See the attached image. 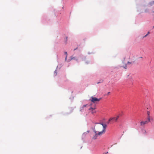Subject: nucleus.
Segmentation results:
<instances>
[{"mask_svg":"<svg viewBox=\"0 0 154 154\" xmlns=\"http://www.w3.org/2000/svg\"><path fill=\"white\" fill-rule=\"evenodd\" d=\"M71 60H75L76 61H77L78 60L76 57H74L72 58H71Z\"/></svg>","mask_w":154,"mask_h":154,"instance_id":"1a4fd4ad","label":"nucleus"},{"mask_svg":"<svg viewBox=\"0 0 154 154\" xmlns=\"http://www.w3.org/2000/svg\"><path fill=\"white\" fill-rule=\"evenodd\" d=\"M154 28V26L153 27V28Z\"/></svg>","mask_w":154,"mask_h":154,"instance_id":"6ab92c4d","label":"nucleus"},{"mask_svg":"<svg viewBox=\"0 0 154 154\" xmlns=\"http://www.w3.org/2000/svg\"><path fill=\"white\" fill-rule=\"evenodd\" d=\"M115 118H110L109 119V121H108L107 123L109 124L110 123V122L111 121L112 119H114Z\"/></svg>","mask_w":154,"mask_h":154,"instance_id":"0eeeda50","label":"nucleus"},{"mask_svg":"<svg viewBox=\"0 0 154 154\" xmlns=\"http://www.w3.org/2000/svg\"><path fill=\"white\" fill-rule=\"evenodd\" d=\"M131 62H128V64H131Z\"/></svg>","mask_w":154,"mask_h":154,"instance_id":"4468645a","label":"nucleus"},{"mask_svg":"<svg viewBox=\"0 0 154 154\" xmlns=\"http://www.w3.org/2000/svg\"><path fill=\"white\" fill-rule=\"evenodd\" d=\"M91 99H90V100L94 103H95L96 102H99L101 99V98L98 99L95 97H91Z\"/></svg>","mask_w":154,"mask_h":154,"instance_id":"f03ea898","label":"nucleus"},{"mask_svg":"<svg viewBox=\"0 0 154 154\" xmlns=\"http://www.w3.org/2000/svg\"><path fill=\"white\" fill-rule=\"evenodd\" d=\"M66 42H67V39H68V37H66Z\"/></svg>","mask_w":154,"mask_h":154,"instance_id":"ddd939ff","label":"nucleus"},{"mask_svg":"<svg viewBox=\"0 0 154 154\" xmlns=\"http://www.w3.org/2000/svg\"><path fill=\"white\" fill-rule=\"evenodd\" d=\"M147 114L148 115L147 120L149 121H150V116H149L150 112L149 111H147Z\"/></svg>","mask_w":154,"mask_h":154,"instance_id":"39448f33","label":"nucleus"},{"mask_svg":"<svg viewBox=\"0 0 154 154\" xmlns=\"http://www.w3.org/2000/svg\"><path fill=\"white\" fill-rule=\"evenodd\" d=\"M77 48H76L75 49H74V51H75V50L77 49Z\"/></svg>","mask_w":154,"mask_h":154,"instance_id":"f3484780","label":"nucleus"},{"mask_svg":"<svg viewBox=\"0 0 154 154\" xmlns=\"http://www.w3.org/2000/svg\"><path fill=\"white\" fill-rule=\"evenodd\" d=\"M119 118V116L118 115L116 117H113V118H115L114 119H112V120L115 121L116 122Z\"/></svg>","mask_w":154,"mask_h":154,"instance_id":"423d86ee","label":"nucleus"},{"mask_svg":"<svg viewBox=\"0 0 154 154\" xmlns=\"http://www.w3.org/2000/svg\"><path fill=\"white\" fill-rule=\"evenodd\" d=\"M153 3L154 4V1H153Z\"/></svg>","mask_w":154,"mask_h":154,"instance_id":"a211bd4d","label":"nucleus"},{"mask_svg":"<svg viewBox=\"0 0 154 154\" xmlns=\"http://www.w3.org/2000/svg\"><path fill=\"white\" fill-rule=\"evenodd\" d=\"M108 153V152H107L106 153H104L103 154H106L107 153Z\"/></svg>","mask_w":154,"mask_h":154,"instance_id":"2eb2a0df","label":"nucleus"},{"mask_svg":"<svg viewBox=\"0 0 154 154\" xmlns=\"http://www.w3.org/2000/svg\"><path fill=\"white\" fill-rule=\"evenodd\" d=\"M107 125L105 124H97L95 126L94 132L96 135H101L104 133Z\"/></svg>","mask_w":154,"mask_h":154,"instance_id":"f257e3e1","label":"nucleus"},{"mask_svg":"<svg viewBox=\"0 0 154 154\" xmlns=\"http://www.w3.org/2000/svg\"><path fill=\"white\" fill-rule=\"evenodd\" d=\"M149 33H150V32H148L147 34L145 36H144V37H146V36H147V35H148Z\"/></svg>","mask_w":154,"mask_h":154,"instance_id":"f8f14e48","label":"nucleus"},{"mask_svg":"<svg viewBox=\"0 0 154 154\" xmlns=\"http://www.w3.org/2000/svg\"><path fill=\"white\" fill-rule=\"evenodd\" d=\"M64 54H65L66 55V58H65V60H66V58H67V52H64Z\"/></svg>","mask_w":154,"mask_h":154,"instance_id":"9b49d317","label":"nucleus"},{"mask_svg":"<svg viewBox=\"0 0 154 154\" xmlns=\"http://www.w3.org/2000/svg\"><path fill=\"white\" fill-rule=\"evenodd\" d=\"M122 67H123L124 68L126 69L127 68L126 64H125L124 66H122Z\"/></svg>","mask_w":154,"mask_h":154,"instance_id":"9d476101","label":"nucleus"},{"mask_svg":"<svg viewBox=\"0 0 154 154\" xmlns=\"http://www.w3.org/2000/svg\"><path fill=\"white\" fill-rule=\"evenodd\" d=\"M95 109V108H93L92 107H91L89 108V109L90 110V112L92 114H94L96 112V111L94 110Z\"/></svg>","mask_w":154,"mask_h":154,"instance_id":"20e7f679","label":"nucleus"},{"mask_svg":"<svg viewBox=\"0 0 154 154\" xmlns=\"http://www.w3.org/2000/svg\"><path fill=\"white\" fill-rule=\"evenodd\" d=\"M99 83V82H97V84H98V83Z\"/></svg>","mask_w":154,"mask_h":154,"instance_id":"aec40b11","label":"nucleus"},{"mask_svg":"<svg viewBox=\"0 0 154 154\" xmlns=\"http://www.w3.org/2000/svg\"><path fill=\"white\" fill-rule=\"evenodd\" d=\"M150 121H149L147 120H146V121H142L140 122V126L141 127H144L145 126V125L146 124H147L148 123V122H149Z\"/></svg>","mask_w":154,"mask_h":154,"instance_id":"7ed1b4c3","label":"nucleus"},{"mask_svg":"<svg viewBox=\"0 0 154 154\" xmlns=\"http://www.w3.org/2000/svg\"><path fill=\"white\" fill-rule=\"evenodd\" d=\"M87 106V105H83L82 106L80 109V110H82L83 109V108L85 107H86Z\"/></svg>","mask_w":154,"mask_h":154,"instance_id":"6e6552de","label":"nucleus"},{"mask_svg":"<svg viewBox=\"0 0 154 154\" xmlns=\"http://www.w3.org/2000/svg\"><path fill=\"white\" fill-rule=\"evenodd\" d=\"M109 93H110V92H108V93H107V95L109 94Z\"/></svg>","mask_w":154,"mask_h":154,"instance_id":"dca6fc26","label":"nucleus"}]
</instances>
